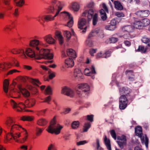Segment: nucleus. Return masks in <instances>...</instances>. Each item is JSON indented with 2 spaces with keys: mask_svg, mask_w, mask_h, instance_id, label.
Listing matches in <instances>:
<instances>
[{
  "mask_svg": "<svg viewBox=\"0 0 150 150\" xmlns=\"http://www.w3.org/2000/svg\"><path fill=\"white\" fill-rule=\"evenodd\" d=\"M9 81L8 79H5L3 82V89L4 92L7 93L9 88V92L7 94V96L8 97H11L13 98H20L21 93L20 90H18L17 89L14 88L13 87L10 86L8 88Z\"/></svg>",
  "mask_w": 150,
  "mask_h": 150,
  "instance_id": "nucleus-1",
  "label": "nucleus"
},
{
  "mask_svg": "<svg viewBox=\"0 0 150 150\" xmlns=\"http://www.w3.org/2000/svg\"><path fill=\"white\" fill-rule=\"evenodd\" d=\"M5 124L7 128L9 129L11 132L16 130H23V128L16 123V118L14 117H8L5 120Z\"/></svg>",
  "mask_w": 150,
  "mask_h": 150,
  "instance_id": "nucleus-2",
  "label": "nucleus"
},
{
  "mask_svg": "<svg viewBox=\"0 0 150 150\" xmlns=\"http://www.w3.org/2000/svg\"><path fill=\"white\" fill-rule=\"evenodd\" d=\"M63 127L56 123V119L55 117L51 120L50 126L47 129V131L51 134L54 133L56 134H59Z\"/></svg>",
  "mask_w": 150,
  "mask_h": 150,
  "instance_id": "nucleus-3",
  "label": "nucleus"
},
{
  "mask_svg": "<svg viewBox=\"0 0 150 150\" xmlns=\"http://www.w3.org/2000/svg\"><path fill=\"white\" fill-rule=\"evenodd\" d=\"M53 55L50 50L47 49H42L39 52V53L35 56V59H38L42 58L51 59L53 58Z\"/></svg>",
  "mask_w": 150,
  "mask_h": 150,
  "instance_id": "nucleus-4",
  "label": "nucleus"
},
{
  "mask_svg": "<svg viewBox=\"0 0 150 150\" xmlns=\"http://www.w3.org/2000/svg\"><path fill=\"white\" fill-rule=\"evenodd\" d=\"M134 22L132 23L134 28L139 29H142L144 28L149 25L150 24V20L147 18H145L140 20H136L133 19Z\"/></svg>",
  "mask_w": 150,
  "mask_h": 150,
  "instance_id": "nucleus-5",
  "label": "nucleus"
},
{
  "mask_svg": "<svg viewBox=\"0 0 150 150\" xmlns=\"http://www.w3.org/2000/svg\"><path fill=\"white\" fill-rule=\"evenodd\" d=\"M58 12H56L54 16L50 14L41 15L37 18V20L40 24L43 25L45 22H48L54 20L55 18L58 15Z\"/></svg>",
  "mask_w": 150,
  "mask_h": 150,
  "instance_id": "nucleus-6",
  "label": "nucleus"
},
{
  "mask_svg": "<svg viewBox=\"0 0 150 150\" xmlns=\"http://www.w3.org/2000/svg\"><path fill=\"white\" fill-rule=\"evenodd\" d=\"M9 105L13 110L16 111L21 112L24 110L25 108L24 104L23 103H17L13 99H11L9 101Z\"/></svg>",
  "mask_w": 150,
  "mask_h": 150,
  "instance_id": "nucleus-7",
  "label": "nucleus"
},
{
  "mask_svg": "<svg viewBox=\"0 0 150 150\" xmlns=\"http://www.w3.org/2000/svg\"><path fill=\"white\" fill-rule=\"evenodd\" d=\"M87 15V18L89 21L93 19V24L94 25H95L98 21V15L96 13L94 14L93 10L90 9L88 11L86 10L83 13L82 16H85Z\"/></svg>",
  "mask_w": 150,
  "mask_h": 150,
  "instance_id": "nucleus-8",
  "label": "nucleus"
},
{
  "mask_svg": "<svg viewBox=\"0 0 150 150\" xmlns=\"http://www.w3.org/2000/svg\"><path fill=\"white\" fill-rule=\"evenodd\" d=\"M16 130L15 132H16ZM13 132L8 133L6 135L7 141L11 143L13 140L16 142H19V138L21 136L20 132H16L13 133Z\"/></svg>",
  "mask_w": 150,
  "mask_h": 150,
  "instance_id": "nucleus-9",
  "label": "nucleus"
},
{
  "mask_svg": "<svg viewBox=\"0 0 150 150\" xmlns=\"http://www.w3.org/2000/svg\"><path fill=\"white\" fill-rule=\"evenodd\" d=\"M143 42L145 43H148L147 47H145L143 45H139L138 48L136 50V51L140 52L142 53H145L147 52L149 49L150 50V38L144 37L142 39Z\"/></svg>",
  "mask_w": 150,
  "mask_h": 150,
  "instance_id": "nucleus-10",
  "label": "nucleus"
},
{
  "mask_svg": "<svg viewBox=\"0 0 150 150\" xmlns=\"http://www.w3.org/2000/svg\"><path fill=\"white\" fill-rule=\"evenodd\" d=\"M135 132L136 135L141 138L142 143H144L147 146L148 143V139L146 135L142 136V128L139 126H137L135 128Z\"/></svg>",
  "mask_w": 150,
  "mask_h": 150,
  "instance_id": "nucleus-11",
  "label": "nucleus"
},
{
  "mask_svg": "<svg viewBox=\"0 0 150 150\" xmlns=\"http://www.w3.org/2000/svg\"><path fill=\"white\" fill-rule=\"evenodd\" d=\"M128 97L125 95H122L119 98V108L124 110L127 107L128 103Z\"/></svg>",
  "mask_w": 150,
  "mask_h": 150,
  "instance_id": "nucleus-12",
  "label": "nucleus"
},
{
  "mask_svg": "<svg viewBox=\"0 0 150 150\" xmlns=\"http://www.w3.org/2000/svg\"><path fill=\"white\" fill-rule=\"evenodd\" d=\"M44 44L42 42H40V41L37 39H33L30 41L29 45L31 47H35L36 50L39 51L40 50L39 45H41Z\"/></svg>",
  "mask_w": 150,
  "mask_h": 150,
  "instance_id": "nucleus-13",
  "label": "nucleus"
},
{
  "mask_svg": "<svg viewBox=\"0 0 150 150\" xmlns=\"http://www.w3.org/2000/svg\"><path fill=\"white\" fill-rule=\"evenodd\" d=\"M84 73L86 76H92V78L94 79V75L96 74V72L94 66H92L90 68H86L84 70Z\"/></svg>",
  "mask_w": 150,
  "mask_h": 150,
  "instance_id": "nucleus-14",
  "label": "nucleus"
},
{
  "mask_svg": "<svg viewBox=\"0 0 150 150\" xmlns=\"http://www.w3.org/2000/svg\"><path fill=\"white\" fill-rule=\"evenodd\" d=\"M62 93L71 97H73L74 95V92L71 89L66 86L62 89Z\"/></svg>",
  "mask_w": 150,
  "mask_h": 150,
  "instance_id": "nucleus-15",
  "label": "nucleus"
},
{
  "mask_svg": "<svg viewBox=\"0 0 150 150\" xmlns=\"http://www.w3.org/2000/svg\"><path fill=\"white\" fill-rule=\"evenodd\" d=\"M62 13L65 18L69 20L67 22V26L69 27H72L73 24V18L71 16V15L69 13L65 11Z\"/></svg>",
  "mask_w": 150,
  "mask_h": 150,
  "instance_id": "nucleus-16",
  "label": "nucleus"
},
{
  "mask_svg": "<svg viewBox=\"0 0 150 150\" xmlns=\"http://www.w3.org/2000/svg\"><path fill=\"white\" fill-rule=\"evenodd\" d=\"M117 139L119 140V141H117L119 146L121 148H122L123 146L126 144V137L124 135H122L121 137H117Z\"/></svg>",
  "mask_w": 150,
  "mask_h": 150,
  "instance_id": "nucleus-17",
  "label": "nucleus"
},
{
  "mask_svg": "<svg viewBox=\"0 0 150 150\" xmlns=\"http://www.w3.org/2000/svg\"><path fill=\"white\" fill-rule=\"evenodd\" d=\"M84 30H86L87 28L89 26V22L86 21V19L82 18L78 22V27L79 28L82 29H83V27Z\"/></svg>",
  "mask_w": 150,
  "mask_h": 150,
  "instance_id": "nucleus-18",
  "label": "nucleus"
},
{
  "mask_svg": "<svg viewBox=\"0 0 150 150\" xmlns=\"http://www.w3.org/2000/svg\"><path fill=\"white\" fill-rule=\"evenodd\" d=\"M12 64L11 62H5L0 63V73L1 71H4L11 68Z\"/></svg>",
  "mask_w": 150,
  "mask_h": 150,
  "instance_id": "nucleus-19",
  "label": "nucleus"
},
{
  "mask_svg": "<svg viewBox=\"0 0 150 150\" xmlns=\"http://www.w3.org/2000/svg\"><path fill=\"white\" fill-rule=\"evenodd\" d=\"M51 4L52 5L55 7L56 10H57V12H58L59 13L62 8V6L61 2L57 0H52Z\"/></svg>",
  "mask_w": 150,
  "mask_h": 150,
  "instance_id": "nucleus-20",
  "label": "nucleus"
},
{
  "mask_svg": "<svg viewBox=\"0 0 150 150\" xmlns=\"http://www.w3.org/2000/svg\"><path fill=\"white\" fill-rule=\"evenodd\" d=\"M44 41L49 44H54L56 43L55 40L53 38L52 35L48 34L43 37Z\"/></svg>",
  "mask_w": 150,
  "mask_h": 150,
  "instance_id": "nucleus-21",
  "label": "nucleus"
},
{
  "mask_svg": "<svg viewBox=\"0 0 150 150\" xmlns=\"http://www.w3.org/2000/svg\"><path fill=\"white\" fill-rule=\"evenodd\" d=\"M119 92L120 94L125 95L126 96H129L131 93L130 90L127 87H122L119 88Z\"/></svg>",
  "mask_w": 150,
  "mask_h": 150,
  "instance_id": "nucleus-22",
  "label": "nucleus"
},
{
  "mask_svg": "<svg viewBox=\"0 0 150 150\" xmlns=\"http://www.w3.org/2000/svg\"><path fill=\"white\" fill-rule=\"evenodd\" d=\"M17 87L20 90V93L21 92L24 96L28 97L30 96V93L26 89L22 88L21 85H18Z\"/></svg>",
  "mask_w": 150,
  "mask_h": 150,
  "instance_id": "nucleus-23",
  "label": "nucleus"
},
{
  "mask_svg": "<svg viewBox=\"0 0 150 150\" xmlns=\"http://www.w3.org/2000/svg\"><path fill=\"white\" fill-rule=\"evenodd\" d=\"M125 74L129 81H133L135 80L133 70H127L125 72Z\"/></svg>",
  "mask_w": 150,
  "mask_h": 150,
  "instance_id": "nucleus-24",
  "label": "nucleus"
},
{
  "mask_svg": "<svg viewBox=\"0 0 150 150\" xmlns=\"http://www.w3.org/2000/svg\"><path fill=\"white\" fill-rule=\"evenodd\" d=\"M35 104V100L34 99L30 98L26 100L24 104L25 107L31 108Z\"/></svg>",
  "mask_w": 150,
  "mask_h": 150,
  "instance_id": "nucleus-25",
  "label": "nucleus"
},
{
  "mask_svg": "<svg viewBox=\"0 0 150 150\" xmlns=\"http://www.w3.org/2000/svg\"><path fill=\"white\" fill-rule=\"evenodd\" d=\"M74 65L73 59L70 58L66 59L65 61V66L67 67H72Z\"/></svg>",
  "mask_w": 150,
  "mask_h": 150,
  "instance_id": "nucleus-26",
  "label": "nucleus"
},
{
  "mask_svg": "<svg viewBox=\"0 0 150 150\" xmlns=\"http://www.w3.org/2000/svg\"><path fill=\"white\" fill-rule=\"evenodd\" d=\"M78 88L79 89L82 90L84 92L89 90V87L86 83H81L78 85Z\"/></svg>",
  "mask_w": 150,
  "mask_h": 150,
  "instance_id": "nucleus-27",
  "label": "nucleus"
},
{
  "mask_svg": "<svg viewBox=\"0 0 150 150\" xmlns=\"http://www.w3.org/2000/svg\"><path fill=\"white\" fill-rule=\"evenodd\" d=\"M110 55V53L109 51H107L104 53L101 52H98L96 55L97 58H107Z\"/></svg>",
  "mask_w": 150,
  "mask_h": 150,
  "instance_id": "nucleus-28",
  "label": "nucleus"
},
{
  "mask_svg": "<svg viewBox=\"0 0 150 150\" xmlns=\"http://www.w3.org/2000/svg\"><path fill=\"white\" fill-rule=\"evenodd\" d=\"M134 30V28L133 26L131 25L125 26L122 28V32H126L129 33L133 32Z\"/></svg>",
  "mask_w": 150,
  "mask_h": 150,
  "instance_id": "nucleus-29",
  "label": "nucleus"
},
{
  "mask_svg": "<svg viewBox=\"0 0 150 150\" xmlns=\"http://www.w3.org/2000/svg\"><path fill=\"white\" fill-rule=\"evenodd\" d=\"M82 73L79 68H77L75 69L74 73V76L76 79H79L82 76Z\"/></svg>",
  "mask_w": 150,
  "mask_h": 150,
  "instance_id": "nucleus-30",
  "label": "nucleus"
},
{
  "mask_svg": "<svg viewBox=\"0 0 150 150\" xmlns=\"http://www.w3.org/2000/svg\"><path fill=\"white\" fill-rule=\"evenodd\" d=\"M25 54L28 57H34L35 58V56L37 54L35 55L34 51L30 48H28L25 50Z\"/></svg>",
  "mask_w": 150,
  "mask_h": 150,
  "instance_id": "nucleus-31",
  "label": "nucleus"
},
{
  "mask_svg": "<svg viewBox=\"0 0 150 150\" xmlns=\"http://www.w3.org/2000/svg\"><path fill=\"white\" fill-rule=\"evenodd\" d=\"M142 11H139L136 12L135 13H132L130 14V16L131 19H137L135 16H137L138 17L142 18Z\"/></svg>",
  "mask_w": 150,
  "mask_h": 150,
  "instance_id": "nucleus-32",
  "label": "nucleus"
},
{
  "mask_svg": "<svg viewBox=\"0 0 150 150\" xmlns=\"http://www.w3.org/2000/svg\"><path fill=\"white\" fill-rule=\"evenodd\" d=\"M67 55L73 58H76V55L75 51L71 49H67L66 51Z\"/></svg>",
  "mask_w": 150,
  "mask_h": 150,
  "instance_id": "nucleus-33",
  "label": "nucleus"
},
{
  "mask_svg": "<svg viewBox=\"0 0 150 150\" xmlns=\"http://www.w3.org/2000/svg\"><path fill=\"white\" fill-rule=\"evenodd\" d=\"M55 36L58 39L59 44L61 45L63 44L64 42L63 37L60 32L59 31H56L55 33Z\"/></svg>",
  "mask_w": 150,
  "mask_h": 150,
  "instance_id": "nucleus-34",
  "label": "nucleus"
},
{
  "mask_svg": "<svg viewBox=\"0 0 150 150\" xmlns=\"http://www.w3.org/2000/svg\"><path fill=\"white\" fill-rule=\"evenodd\" d=\"M24 130H19L21 132H24V136L21 139H20L19 140V142L23 143L25 142L27 140L28 137V132L26 130L23 128Z\"/></svg>",
  "mask_w": 150,
  "mask_h": 150,
  "instance_id": "nucleus-35",
  "label": "nucleus"
},
{
  "mask_svg": "<svg viewBox=\"0 0 150 150\" xmlns=\"http://www.w3.org/2000/svg\"><path fill=\"white\" fill-rule=\"evenodd\" d=\"M48 123V121L45 119L41 118L38 120L37 122V124L40 126H44Z\"/></svg>",
  "mask_w": 150,
  "mask_h": 150,
  "instance_id": "nucleus-36",
  "label": "nucleus"
},
{
  "mask_svg": "<svg viewBox=\"0 0 150 150\" xmlns=\"http://www.w3.org/2000/svg\"><path fill=\"white\" fill-rule=\"evenodd\" d=\"M17 54H20V57L22 58H25L26 57L24 50L20 48L17 49Z\"/></svg>",
  "mask_w": 150,
  "mask_h": 150,
  "instance_id": "nucleus-37",
  "label": "nucleus"
},
{
  "mask_svg": "<svg viewBox=\"0 0 150 150\" xmlns=\"http://www.w3.org/2000/svg\"><path fill=\"white\" fill-rule=\"evenodd\" d=\"M115 7L118 10H122L123 9V7L120 2L115 1L114 2Z\"/></svg>",
  "mask_w": 150,
  "mask_h": 150,
  "instance_id": "nucleus-38",
  "label": "nucleus"
},
{
  "mask_svg": "<svg viewBox=\"0 0 150 150\" xmlns=\"http://www.w3.org/2000/svg\"><path fill=\"white\" fill-rule=\"evenodd\" d=\"M104 142L105 144L109 150H111L110 142L109 139L107 138L106 136H105L104 138Z\"/></svg>",
  "mask_w": 150,
  "mask_h": 150,
  "instance_id": "nucleus-39",
  "label": "nucleus"
},
{
  "mask_svg": "<svg viewBox=\"0 0 150 150\" xmlns=\"http://www.w3.org/2000/svg\"><path fill=\"white\" fill-rule=\"evenodd\" d=\"M71 5L72 8L74 11H77L79 10V5L77 3L73 2L71 4Z\"/></svg>",
  "mask_w": 150,
  "mask_h": 150,
  "instance_id": "nucleus-40",
  "label": "nucleus"
},
{
  "mask_svg": "<svg viewBox=\"0 0 150 150\" xmlns=\"http://www.w3.org/2000/svg\"><path fill=\"white\" fill-rule=\"evenodd\" d=\"M91 124L90 122H85L83 126V132H86L88 129L90 127Z\"/></svg>",
  "mask_w": 150,
  "mask_h": 150,
  "instance_id": "nucleus-41",
  "label": "nucleus"
},
{
  "mask_svg": "<svg viewBox=\"0 0 150 150\" xmlns=\"http://www.w3.org/2000/svg\"><path fill=\"white\" fill-rule=\"evenodd\" d=\"M33 118L29 116H23L21 118V120L23 121H31L33 120Z\"/></svg>",
  "mask_w": 150,
  "mask_h": 150,
  "instance_id": "nucleus-42",
  "label": "nucleus"
},
{
  "mask_svg": "<svg viewBox=\"0 0 150 150\" xmlns=\"http://www.w3.org/2000/svg\"><path fill=\"white\" fill-rule=\"evenodd\" d=\"M14 1L16 6L19 7L22 6L25 3L24 0H15Z\"/></svg>",
  "mask_w": 150,
  "mask_h": 150,
  "instance_id": "nucleus-43",
  "label": "nucleus"
},
{
  "mask_svg": "<svg viewBox=\"0 0 150 150\" xmlns=\"http://www.w3.org/2000/svg\"><path fill=\"white\" fill-rule=\"evenodd\" d=\"M44 129L37 127L35 129L36 135L37 136H40L42 134Z\"/></svg>",
  "mask_w": 150,
  "mask_h": 150,
  "instance_id": "nucleus-44",
  "label": "nucleus"
},
{
  "mask_svg": "<svg viewBox=\"0 0 150 150\" xmlns=\"http://www.w3.org/2000/svg\"><path fill=\"white\" fill-rule=\"evenodd\" d=\"M79 121H74L71 124V127L73 129H76L79 126Z\"/></svg>",
  "mask_w": 150,
  "mask_h": 150,
  "instance_id": "nucleus-45",
  "label": "nucleus"
},
{
  "mask_svg": "<svg viewBox=\"0 0 150 150\" xmlns=\"http://www.w3.org/2000/svg\"><path fill=\"white\" fill-rule=\"evenodd\" d=\"M13 28V27L11 25H6L4 28L3 30L6 33H8Z\"/></svg>",
  "mask_w": 150,
  "mask_h": 150,
  "instance_id": "nucleus-46",
  "label": "nucleus"
},
{
  "mask_svg": "<svg viewBox=\"0 0 150 150\" xmlns=\"http://www.w3.org/2000/svg\"><path fill=\"white\" fill-rule=\"evenodd\" d=\"M30 81L32 83L38 85V84L40 85L41 84V83L38 79L31 78L30 79Z\"/></svg>",
  "mask_w": 150,
  "mask_h": 150,
  "instance_id": "nucleus-47",
  "label": "nucleus"
},
{
  "mask_svg": "<svg viewBox=\"0 0 150 150\" xmlns=\"http://www.w3.org/2000/svg\"><path fill=\"white\" fill-rule=\"evenodd\" d=\"M20 13V9L18 8H16L15 9L13 15L14 16L16 17H18Z\"/></svg>",
  "mask_w": 150,
  "mask_h": 150,
  "instance_id": "nucleus-48",
  "label": "nucleus"
},
{
  "mask_svg": "<svg viewBox=\"0 0 150 150\" xmlns=\"http://www.w3.org/2000/svg\"><path fill=\"white\" fill-rule=\"evenodd\" d=\"M105 28L106 29L108 30H114L116 28V26L114 25H112V24H110L109 25H106Z\"/></svg>",
  "mask_w": 150,
  "mask_h": 150,
  "instance_id": "nucleus-49",
  "label": "nucleus"
},
{
  "mask_svg": "<svg viewBox=\"0 0 150 150\" xmlns=\"http://www.w3.org/2000/svg\"><path fill=\"white\" fill-rule=\"evenodd\" d=\"M45 93L46 95H51L52 94L51 88L50 86H48L46 88L45 91Z\"/></svg>",
  "mask_w": 150,
  "mask_h": 150,
  "instance_id": "nucleus-50",
  "label": "nucleus"
},
{
  "mask_svg": "<svg viewBox=\"0 0 150 150\" xmlns=\"http://www.w3.org/2000/svg\"><path fill=\"white\" fill-rule=\"evenodd\" d=\"M64 34L67 40H69L71 36V32L68 31H66L64 32Z\"/></svg>",
  "mask_w": 150,
  "mask_h": 150,
  "instance_id": "nucleus-51",
  "label": "nucleus"
},
{
  "mask_svg": "<svg viewBox=\"0 0 150 150\" xmlns=\"http://www.w3.org/2000/svg\"><path fill=\"white\" fill-rule=\"evenodd\" d=\"M100 30L98 29H97L96 30H94L91 33L88 35V38H90L92 36L95 35L96 34L98 33Z\"/></svg>",
  "mask_w": 150,
  "mask_h": 150,
  "instance_id": "nucleus-52",
  "label": "nucleus"
},
{
  "mask_svg": "<svg viewBox=\"0 0 150 150\" xmlns=\"http://www.w3.org/2000/svg\"><path fill=\"white\" fill-rule=\"evenodd\" d=\"M11 0H3L4 3L6 6H9L8 9L11 10L12 9V7L10 6Z\"/></svg>",
  "mask_w": 150,
  "mask_h": 150,
  "instance_id": "nucleus-53",
  "label": "nucleus"
},
{
  "mask_svg": "<svg viewBox=\"0 0 150 150\" xmlns=\"http://www.w3.org/2000/svg\"><path fill=\"white\" fill-rule=\"evenodd\" d=\"M12 64V66H14L16 67H19L20 65L19 62L16 60L14 59L13 60L11 63Z\"/></svg>",
  "mask_w": 150,
  "mask_h": 150,
  "instance_id": "nucleus-54",
  "label": "nucleus"
},
{
  "mask_svg": "<svg viewBox=\"0 0 150 150\" xmlns=\"http://www.w3.org/2000/svg\"><path fill=\"white\" fill-rule=\"evenodd\" d=\"M55 9H56L54 8V7L49 6L46 9V10L48 13H52L54 12Z\"/></svg>",
  "mask_w": 150,
  "mask_h": 150,
  "instance_id": "nucleus-55",
  "label": "nucleus"
},
{
  "mask_svg": "<svg viewBox=\"0 0 150 150\" xmlns=\"http://www.w3.org/2000/svg\"><path fill=\"white\" fill-rule=\"evenodd\" d=\"M150 13V12L148 10L142 11V18L146 17Z\"/></svg>",
  "mask_w": 150,
  "mask_h": 150,
  "instance_id": "nucleus-56",
  "label": "nucleus"
},
{
  "mask_svg": "<svg viewBox=\"0 0 150 150\" xmlns=\"http://www.w3.org/2000/svg\"><path fill=\"white\" fill-rule=\"evenodd\" d=\"M55 76V74L54 73H50L49 76V77H47V79H45V77H44V80L45 81H48L49 79H51Z\"/></svg>",
  "mask_w": 150,
  "mask_h": 150,
  "instance_id": "nucleus-57",
  "label": "nucleus"
},
{
  "mask_svg": "<svg viewBox=\"0 0 150 150\" xmlns=\"http://www.w3.org/2000/svg\"><path fill=\"white\" fill-rule=\"evenodd\" d=\"M6 14L5 11L1 10L0 12V19H4L6 16Z\"/></svg>",
  "mask_w": 150,
  "mask_h": 150,
  "instance_id": "nucleus-58",
  "label": "nucleus"
},
{
  "mask_svg": "<svg viewBox=\"0 0 150 150\" xmlns=\"http://www.w3.org/2000/svg\"><path fill=\"white\" fill-rule=\"evenodd\" d=\"M117 38H115L112 37L109 38L108 40L110 43H114L117 41Z\"/></svg>",
  "mask_w": 150,
  "mask_h": 150,
  "instance_id": "nucleus-59",
  "label": "nucleus"
},
{
  "mask_svg": "<svg viewBox=\"0 0 150 150\" xmlns=\"http://www.w3.org/2000/svg\"><path fill=\"white\" fill-rule=\"evenodd\" d=\"M115 15L118 17H123L125 16V15L124 13L120 12H115Z\"/></svg>",
  "mask_w": 150,
  "mask_h": 150,
  "instance_id": "nucleus-60",
  "label": "nucleus"
},
{
  "mask_svg": "<svg viewBox=\"0 0 150 150\" xmlns=\"http://www.w3.org/2000/svg\"><path fill=\"white\" fill-rule=\"evenodd\" d=\"M20 72H21V71H18L16 69H12V70H11L9 71L8 72L7 74L8 75H10V74H12L13 73H16V72L19 73Z\"/></svg>",
  "mask_w": 150,
  "mask_h": 150,
  "instance_id": "nucleus-61",
  "label": "nucleus"
},
{
  "mask_svg": "<svg viewBox=\"0 0 150 150\" xmlns=\"http://www.w3.org/2000/svg\"><path fill=\"white\" fill-rule=\"evenodd\" d=\"M94 115H87L86 116L87 119L91 122L93 121V118Z\"/></svg>",
  "mask_w": 150,
  "mask_h": 150,
  "instance_id": "nucleus-62",
  "label": "nucleus"
},
{
  "mask_svg": "<svg viewBox=\"0 0 150 150\" xmlns=\"http://www.w3.org/2000/svg\"><path fill=\"white\" fill-rule=\"evenodd\" d=\"M110 134L112 137L115 139H116V133L114 130H112L110 131Z\"/></svg>",
  "mask_w": 150,
  "mask_h": 150,
  "instance_id": "nucleus-63",
  "label": "nucleus"
},
{
  "mask_svg": "<svg viewBox=\"0 0 150 150\" xmlns=\"http://www.w3.org/2000/svg\"><path fill=\"white\" fill-rule=\"evenodd\" d=\"M51 97L50 96H48L45 98V100L43 101V102H46L48 103H49L51 101Z\"/></svg>",
  "mask_w": 150,
  "mask_h": 150,
  "instance_id": "nucleus-64",
  "label": "nucleus"
}]
</instances>
